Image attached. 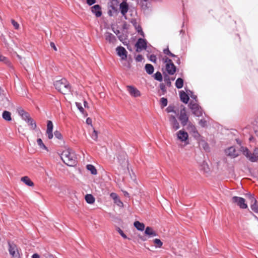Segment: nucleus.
I'll use <instances>...</instances> for the list:
<instances>
[{"label": "nucleus", "mask_w": 258, "mask_h": 258, "mask_svg": "<svg viewBox=\"0 0 258 258\" xmlns=\"http://www.w3.org/2000/svg\"><path fill=\"white\" fill-rule=\"evenodd\" d=\"M61 159L68 166H72L77 163L76 155L70 148L65 149L61 154Z\"/></svg>", "instance_id": "obj_1"}, {"label": "nucleus", "mask_w": 258, "mask_h": 258, "mask_svg": "<svg viewBox=\"0 0 258 258\" xmlns=\"http://www.w3.org/2000/svg\"><path fill=\"white\" fill-rule=\"evenodd\" d=\"M54 85L56 89L63 94H67L71 91L70 85L66 79L55 81Z\"/></svg>", "instance_id": "obj_2"}, {"label": "nucleus", "mask_w": 258, "mask_h": 258, "mask_svg": "<svg viewBox=\"0 0 258 258\" xmlns=\"http://www.w3.org/2000/svg\"><path fill=\"white\" fill-rule=\"evenodd\" d=\"M17 112L22 118L24 120L31 129L34 130L36 127L35 122L31 118L29 114L26 112L23 108L20 107L17 109Z\"/></svg>", "instance_id": "obj_3"}, {"label": "nucleus", "mask_w": 258, "mask_h": 258, "mask_svg": "<svg viewBox=\"0 0 258 258\" xmlns=\"http://www.w3.org/2000/svg\"><path fill=\"white\" fill-rule=\"evenodd\" d=\"M240 151L243 155L251 162H256L258 160V148H255L252 153L249 152L246 147H241Z\"/></svg>", "instance_id": "obj_4"}, {"label": "nucleus", "mask_w": 258, "mask_h": 258, "mask_svg": "<svg viewBox=\"0 0 258 258\" xmlns=\"http://www.w3.org/2000/svg\"><path fill=\"white\" fill-rule=\"evenodd\" d=\"M177 139L180 142L183 143L184 145L189 144L188 135L187 132L181 130L176 133Z\"/></svg>", "instance_id": "obj_5"}, {"label": "nucleus", "mask_w": 258, "mask_h": 258, "mask_svg": "<svg viewBox=\"0 0 258 258\" xmlns=\"http://www.w3.org/2000/svg\"><path fill=\"white\" fill-rule=\"evenodd\" d=\"M163 60L166 63V70L167 73L170 75H173L176 71V67L172 60L166 57L163 58Z\"/></svg>", "instance_id": "obj_6"}, {"label": "nucleus", "mask_w": 258, "mask_h": 258, "mask_svg": "<svg viewBox=\"0 0 258 258\" xmlns=\"http://www.w3.org/2000/svg\"><path fill=\"white\" fill-rule=\"evenodd\" d=\"M231 202L237 205L241 209H246L247 208L245 200L242 198L234 196L231 198Z\"/></svg>", "instance_id": "obj_7"}, {"label": "nucleus", "mask_w": 258, "mask_h": 258, "mask_svg": "<svg viewBox=\"0 0 258 258\" xmlns=\"http://www.w3.org/2000/svg\"><path fill=\"white\" fill-rule=\"evenodd\" d=\"M189 106L194 115L199 117L202 115L203 110L199 104L195 102H190L189 104Z\"/></svg>", "instance_id": "obj_8"}, {"label": "nucleus", "mask_w": 258, "mask_h": 258, "mask_svg": "<svg viewBox=\"0 0 258 258\" xmlns=\"http://www.w3.org/2000/svg\"><path fill=\"white\" fill-rule=\"evenodd\" d=\"M9 251L13 258H20L19 249L15 243L9 242Z\"/></svg>", "instance_id": "obj_9"}, {"label": "nucleus", "mask_w": 258, "mask_h": 258, "mask_svg": "<svg viewBox=\"0 0 258 258\" xmlns=\"http://www.w3.org/2000/svg\"><path fill=\"white\" fill-rule=\"evenodd\" d=\"M179 119L181 121V123L183 126L188 125V116L186 113L185 107H183L181 109Z\"/></svg>", "instance_id": "obj_10"}, {"label": "nucleus", "mask_w": 258, "mask_h": 258, "mask_svg": "<svg viewBox=\"0 0 258 258\" xmlns=\"http://www.w3.org/2000/svg\"><path fill=\"white\" fill-rule=\"evenodd\" d=\"M126 89L130 95L133 97H138L141 96L140 91L135 87L132 85L126 86Z\"/></svg>", "instance_id": "obj_11"}, {"label": "nucleus", "mask_w": 258, "mask_h": 258, "mask_svg": "<svg viewBox=\"0 0 258 258\" xmlns=\"http://www.w3.org/2000/svg\"><path fill=\"white\" fill-rule=\"evenodd\" d=\"M116 51L117 55L120 57L122 60H125L127 59V51L122 46H119L116 48Z\"/></svg>", "instance_id": "obj_12"}, {"label": "nucleus", "mask_w": 258, "mask_h": 258, "mask_svg": "<svg viewBox=\"0 0 258 258\" xmlns=\"http://www.w3.org/2000/svg\"><path fill=\"white\" fill-rule=\"evenodd\" d=\"M187 130L189 133L196 139H198L200 137V135L197 131L196 126L191 122H189L187 127Z\"/></svg>", "instance_id": "obj_13"}, {"label": "nucleus", "mask_w": 258, "mask_h": 258, "mask_svg": "<svg viewBox=\"0 0 258 258\" xmlns=\"http://www.w3.org/2000/svg\"><path fill=\"white\" fill-rule=\"evenodd\" d=\"M227 156L234 158L239 155V152L236 151L235 147L231 146L227 148L225 151Z\"/></svg>", "instance_id": "obj_14"}, {"label": "nucleus", "mask_w": 258, "mask_h": 258, "mask_svg": "<svg viewBox=\"0 0 258 258\" xmlns=\"http://www.w3.org/2000/svg\"><path fill=\"white\" fill-rule=\"evenodd\" d=\"M136 47L137 51H141L143 49H146L147 48V41L143 38H139L136 44Z\"/></svg>", "instance_id": "obj_15"}, {"label": "nucleus", "mask_w": 258, "mask_h": 258, "mask_svg": "<svg viewBox=\"0 0 258 258\" xmlns=\"http://www.w3.org/2000/svg\"><path fill=\"white\" fill-rule=\"evenodd\" d=\"M104 36L105 40L110 44L114 45L116 42V37L110 32H106Z\"/></svg>", "instance_id": "obj_16"}, {"label": "nucleus", "mask_w": 258, "mask_h": 258, "mask_svg": "<svg viewBox=\"0 0 258 258\" xmlns=\"http://www.w3.org/2000/svg\"><path fill=\"white\" fill-rule=\"evenodd\" d=\"M169 120L171 127L175 130H177L180 125L176 117L174 115H170L169 116Z\"/></svg>", "instance_id": "obj_17"}, {"label": "nucleus", "mask_w": 258, "mask_h": 258, "mask_svg": "<svg viewBox=\"0 0 258 258\" xmlns=\"http://www.w3.org/2000/svg\"><path fill=\"white\" fill-rule=\"evenodd\" d=\"M110 196L113 200L114 203L117 206L119 207H122L123 206V203L120 200L116 194L112 192L110 194Z\"/></svg>", "instance_id": "obj_18"}, {"label": "nucleus", "mask_w": 258, "mask_h": 258, "mask_svg": "<svg viewBox=\"0 0 258 258\" xmlns=\"http://www.w3.org/2000/svg\"><path fill=\"white\" fill-rule=\"evenodd\" d=\"M53 123L51 121H48L47 124V131L46 133L48 135V138L49 139H51L53 138Z\"/></svg>", "instance_id": "obj_19"}, {"label": "nucleus", "mask_w": 258, "mask_h": 258, "mask_svg": "<svg viewBox=\"0 0 258 258\" xmlns=\"http://www.w3.org/2000/svg\"><path fill=\"white\" fill-rule=\"evenodd\" d=\"M92 12L95 14L96 17H100L102 15L101 7L99 5H96L91 8Z\"/></svg>", "instance_id": "obj_20"}, {"label": "nucleus", "mask_w": 258, "mask_h": 258, "mask_svg": "<svg viewBox=\"0 0 258 258\" xmlns=\"http://www.w3.org/2000/svg\"><path fill=\"white\" fill-rule=\"evenodd\" d=\"M119 8L122 16H125L128 10V7L126 3L122 2L120 4Z\"/></svg>", "instance_id": "obj_21"}, {"label": "nucleus", "mask_w": 258, "mask_h": 258, "mask_svg": "<svg viewBox=\"0 0 258 258\" xmlns=\"http://www.w3.org/2000/svg\"><path fill=\"white\" fill-rule=\"evenodd\" d=\"M145 234L149 237H153L157 235L156 233L150 227H147L145 229Z\"/></svg>", "instance_id": "obj_22"}, {"label": "nucleus", "mask_w": 258, "mask_h": 258, "mask_svg": "<svg viewBox=\"0 0 258 258\" xmlns=\"http://www.w3.org/2000/svg\"><path fill=\"white\" fill-rule=\"evenodd\" d=\"M180 100L184 103L187 104L189 100L188 95L184 91H180L179 92Z\"/></svg>", "instance_id": "obj_23"}, {"label": "nucleus", "mask_w": 258, "mask_h": 258, "mask_svg": "<svg viewBox=\"0 0 258 258\" xmlns=\"http://www.w3.org/2000/svg\"><path fill=\"white\" fill-rule=\"evenodd\" d=\"M134 225L139 231H143L145 229V226L144 224L138 221H135Z\"/></svg>", "instance_id": "obj_24"}, {"label": "nucleus", "mask_w": 258, "mask_h": 258, "mask_svg": "<svg viewBox=\"0 0 258 258\" xmlns=\"http://www.w3.org/2000/svg\"><path fill=\"white\" fill-rule=\"evenodd\" d=\"M21 181L24 182L28 186H32L34 185L33 182L27 176L23 177L21 178Z\"/></svg>", "instance_id": "obj_25"}, {"label": "nucleus", "mask_w": 258, "mask_h": 258, "mask_svg": "<svg viewBox=\"0 0 258 258\" xmlns=\"http://www.w3.org/2000/svg\"><path fill=\"white\" fill-rule=\"evenodd\" d=\"M85 200L86 202L90 204H92L95 202V198L91 194H87L85 196Z\"/></svg>", "instance_id": "obj_26"}, {"label": "nucleus", "mask_w": 258, "mask_h": 258, "mask_svg": "<svg viewBox=\"0 0 258 258\" xmlns=\"http://www.w3.org/2000/svg\"><path fill=\"white\" fill-rule=\"evenodd\" d=\"M86 168L88 170H89L92 174L96 175L97 174V170L94 166L91 164H88L87 165Z\"/></svg>", "instance_id": "obj_27"}, {"label": "nucleus", "mask_w": 258, "mask_h": 258, "mask_svg": "<svg viewBox=\"0 0 258 258\" xmlns=\"http://www.w3.org/2000/svg\"><path fill=\"white\" fill-rule=\"evenodd\" d=\"M145 70L148 74H152L154 72V67L151 64H146L145 66Z\"/></svg>", "instance_id": "obj_28"}, {"label": "nucleus", "mask_w": 258, "mask_h": 258, "mask_svg": "<svg viewBox=\"0 0 258 258\" xmlns=\"http://www.w3.org/2000/svg\"><path fill=\"white\" fill-rule=\"evenodd\" d=\"M2 116L3 118L7 121H10L12 119L11 114L8 111H4L3 113Z\"/></svg>", "instance_id": "obj_29"}, {"label": "nucleus", "mask_w": 258, "mask_h": 258, "mask_svg": "<svg viewBox=\"0 0 258 258\" xmlns=\"http://www.w3.org/2000/svg\"><path fill=\"white\" fill-rule=\"evenodd\" d=\"M183 80L181 78H178L175 82V86L178 89H180L183 87Z\"/></svg>", "instance_id": "obj_30"}, {"label": "nucleus", "mask_w": 258, "mask_h": 258, "mask_svg": "<svg viewBox=\"0 0 258 258\" xmlns=\"http://www.w3.org/2000/svg\"><path fill=\"white\" fill-rule=\"evenodd\" d=\"M37 144L38 145V146H39L40 148H41L42 149L45 150L46 151H48V148L43 144V143L41 139H38L37 140Z\"/></svg>", "instance_id": "obj_31"}, {"label": "nucleus", "mask_w": 258, "mask_h": 258, "mask_svg": "<svg viewBox=\"0 0 258 258\" xmlns=\"http://www.w3.org/2000/svg\"><path fill=\"white\" fill-rule=\"evenodd\" d=\"M133 24L138 32L140 33L143 37H144V33L142 31L141 27L140 25H137L136 22H135L133 23Z\"/></svg>", "instance_id": "obj_32"}, {"label": "nucleus", "mask_w": 258, "mask_h": 258, "mask_svg": "<svg viewBox=\"0 0 258 258\" xmlns=\"http://www.w3.org/2000/svg\"><path fill=\"white\" fill-rule=\"evenodd\" d=\"M153 242L155 244L156 247L160 248L163 245L162 242L159 239L156 238L154 239Z\"/></svg>", "instance_id": "obj_33"}, {"label": "nucleus", "mask_w": 258, "mask_h": 258, "mask_svg": "<svg viewBox=\"0 0 258 258\" xmlns=\"http://www.w3.org/2000/svg\"><path fill=\"white\" fill-rule=\"evenodd\" d=\"M154 78L155 79L159 81H161L162 80V74L159 72H157L154 74Z\"/></svg>", "instance_id": "obj_34"}, {"label": "nucleus", "mask_w": 258, "mask_h": 258, "mask_svg": "<svg viewBox=\"0 0 258 258\" xmlns=\"http://www.w3.org/2000/svg\"><path fill=\"white\" fill-rule=\"evenodd\" d=\"M251 209L255 213H258V205L256 203L253 202L251 204Z\"/></svg>", "instance_id": "obj_35"}, {"label": "nucleus", "mask_w": 258, "mask_h": 258, "mask_svg": "<svg viewBox=\"0 0 258 258\" xmlns=\"http://www.w3.org/2000/svg\"><path fill=\"white\" fill-rule=\"evenodd\" d=\"M248 199L250 201L251 204L253 202L257 203L256 200L254 197L253 195L249 193L246 195Z\"/></svg>", "instance_id": "obj_36"}, {"label": "nucleus", "mask_w": 258, "mask_h": 258, "mask_svg": "<svg viewBox=\"0 0 258 258\" xmlns=\"http://www.w3.org/2000/svg\"><path fill=\"white\" fill-rule=\"evenodd\" d=\"M91 138L94 140V141H97V138H98V133L94 129L93 130V131L92 132V133L91 134Z\"/></svg>", "instance_id": "obj_37"}, {"label": "nucleus", "mask_w": 258, "mask_h": 258, "mask_svg": "<svg viewBox=\"0 0 258 258\" xmlns=\"http://www.w3.org/2000/svg\"><path fill=\"white\" fill-rule=\"evenodd\" d=\"M167 103H168V101H167V99L166 98L163 97L161 99V103L162 108L167 106Z\"/></svg>", "instance_id": "obj_38"}, {"label": "nucleus", "mask_w": 258, "mask_h": 258, "mask_svg": "<svg viewBox=\"0 0 258 258\" xmlns=\"http://www.w3.org/2000/svg\"><path fill=\"white\" fill-rule=\"evenodd\" d=\"M166 111L168 112V113H170V112H174V113H176V111H175L174 110V106H169L166 109Z\"/></svg>", "instance_id": "obj_39"}, {"label": "nucleus", "mask_w": 258, "mask_h": 258, "mask_svg": "<svg viewBox=\"0 0 258 258\" xmlns=\"http://www.w3.org/2000/svg\"><path fill=\"white\" fill-rule=\"evenodd\" d=\"M163 52L167 55H169L171 57H176L175 55L171 53L168 48L164 49L163 50Z\"/></svg>", "instance_id": "obj_40"}, {"label": "nucleus", "mask_w": 258, "mask_h": 258, "mask_svg": "<svg viewBox=\"0 0 258 258\" xmlns=\"http://www.w3.org/2000/svg\"><path fill=\"white\" fill-rule=\"evenodd\" d=\"M0 61H3L7 64L9 63V61L8 60V59L6 57L2 55L1 54H0Z\"/></svg>", "instance_id": "obj_41"}, {"label": "nucleus", "mask_w": 258, "mask_h": 258, "mask_svg": "<svg viewBox=\"0 0 258 258\" xmlns=\"http://www.w3.org/2000/svg\"><path fill=\"white\" fill-rule=\"evenodd\" d=\"M199 123L202 127H205L207 125V121L205 119H201Z\"/></svg>", "instance_id": "obj_42"}, {"label": "nucleus", "mask_w": 258, "mask_h": 258, "mask_svg": "<svg viewBox=\"0 0 258 258\" xmlns=\"http://www.w3.org/2000/svg\"><path fill=\"white\" fill-rule=\"evenodd\" d=\"M77 108L82 113L84 112V109L83 107L82 106V105L80 103L76 102V103Z\"/></svg>", "instance_id": "obj_43"}, {"label": "nucleus", "mask_w": 258, "mask_h": 258, "mask_svg": "<svg viewBox=\"0 0 258 258\" xmlns=\"http://www.w3.org/2000/svg\"><path fill=\"white\" fill-rule=\"evenodd\" d=\"M45 258H55L54 255L49 252H46L43 254Z\"/></svg>", "instance_id": "obj_44"}, {"label": "nucleus", "mask_w": 258, "mask_h": 258, "mask_svg": "<svg viewBox=\"0 0 258 258\" xmlns=\"http://www.w3.org/2000/svg\"><path fill=\"white\" fill-rule=\"evenodd\" d=\"M11 22H12V25L15 27V28L16 29H18L19 28V24L14 20H12Z\"/></svg>", "instance_id": "obj_45"}, {"label": "nucleus", "mask_w": 258, "mask_h": 258, "mask_svg": "<svg viewBox=\"0 0 258 258\" xmlns=\"http://www.w3.org/2000/svg\"><path fill=\"white\" fill-rule=\"evenodd\" d=\"M54 136L58 139H61L62 138V135L58 131H55L54 132Z\"/></svg>", "instance_id": "obj_46"}, {"label": "nucleus", "mask_w": 258, "mask_h": 258, "mask_svg": "<svg viewBox=\"0 0 258 258\" xmlns=\"http://www.w3.org/2000/svg\"><path fill=\"white\" fill-rule=\"evenodd\" d=\"M149 59L153 62L156 63V56L154 54H151L149 57Z\"/></svg>", "instance_id": "obj_47"}, {"label": "nucleus", "mask_w": 258, "mask_h": 258, "mask_svg": "<svg viewBox=\"0 0 258 258\" xmlns=\"http://www.w3.org/2000/svg\"><path fill=\"white\" fill-rule=\"evenodd\" d=\"M117 231L123 238H126V236L124 234L123 231L121 229L118 228Z\"/></svg>", "instance_id": "obj_48"}, {"label": "nucleus", "mask_w": 258, "mask_h": 258, "mask_svg": "<svg viewBox=\"0 0 258 258\" xmlns=\"http://www.w3.org/2000/svg\"><path fill=\"white\" fill-rule=\"evenodd\" d=\"M96 0H87V4L89 5H92L94 3H95Z\"/></svg>", "instance_id": "obj_49"}, {"label": "nucleus", "mask_w": 258, "mask_h": 258, "mask_svg": "<svg viewBox=\"0 0 258 258\" xmlns=\"http://www.w3.org/2000/svg\"><path fill=\"white\" fill-rule=\"evenodd\" d=\"M86 123L92 125V119L90 117H88L86 119Z\"/></svg>", "instance_id": "obj_50"}, {"label": "nucleus", "mask_w": 258, "mask_h": 258, "mask_svg": "<svg viewBox=\"0 0 258 258\" xmlns=\"http://www.w3.org/2000/svg\"><path fill=\"white\" fill-rule=\"evenodd\" d=\"M143 56L141 55H138L136 57V60L138 61H142Z\"/></svg>", "instance_id": "obj_51"}, {"label": "nucleus", "mask_w": 258, "mask_h": 258, "mask_svg": "<svg viewBox=\"0 0 258 258\" xmlns=\"http://www.w3.org/2000/svg\"><path fill=\"white\" fill-rule=\"evenodd\" d=\"M50 46H51V47L52 48H53L54 49V50L55 51H56V50H57V48H56V46H55V44H54V43H53V42H51V43H50Z\"/></svg>", "instance_id": "obj_52"}, {"label": "nucleus", "mask_w": 258, "mask_h": 258, "mask_svg": "<svg viewBox=\"0 0 258 258\" xmlns=\"http://www.w3.org/2000/svg\"><path fill=\"white\" fill-rule=\"evenodd\" d=\"M191 94H190V97L191 98L195 99L196 100V101H197V96L196 95H195L194 94H193V93L191 92Z\"/></svg>", "instance_id": "obj_53"}, {"label": "nucleus", "mask_w": 258, "mask_h": 258, "mask_svg": "<svg viewBox=\"0 0 258 258\" xmlns=\"http://www.w3.org/2000/svg\"><path fill=\"white\" fill-rule=\"evenodd\" d=\"M32 258H40L39 254L37 253H34L32 255Z\"/></svg>", "instance_id": "obj_54"}, {"label": "nucleus", "mask_w": 258, "mask_h": 258, "mask_svg": "<svg viewBox=\"0 0 258 258\" xmlns=\"http://www.w3.org/2000/svg\"><path fill=\"white\" fill-rule=\"evenodd\" d=\"M87 104H88V103H87V101H84V106H85V107H87Z\"/></svg>", "instance_id": "obj_55"}, {"label": "nucleus", "mask_w": 258, "mask_h": 258, "mask_svg": "<svg viewBox=\"0 0 258 258\" xmlns=\"http://www.w3.org/2000/svg\"><path fill=\"white\" fill-rule=\"evenodd\" d=\"M177 63H180V59L179 58H177V60L176 61Z\"/></svg>", "instance_id": "obj_56"}, {"label": "nucleus", "mask_w": 258, "mask_h": 258, "mask_svg": "<svg viewBox=\"0 0 258 258\" xmlns=\"http://www.w3.org/2000/svg\"><path fill=\"white\" fill-rule=\"evenodd\" d=\"M205 171L206 172H208L209 171V168L207 167V169H205Z\"/></svg>", "instance_id": "obj_57"}, {"label": "nucleus", "mask_w": 258, "mask_h": 258, "mask_svg": "<svg viewBox=\"0 0 258 258\" xmlns=\"http://www.w3.org/2000/svg\"><path fill=\"white\" fill-rule=\"evenodd\" d=\"M2 92H3V90L1 88V87H0V95L2 94Z\"/></svg>", "instance_id": "obj_58"}, {"label": "nucleus", "mask_w": 258, "mask_h": 258, "mask_svg": "<svg viewBox=\"0 0 258 258\" xmlns=\"http://www.w3.org/2000/svg\"><path fill=\"white\" fill-rule=\"evenodd\" d=\"M141 239L144 240V241H145L146 240V238H144V237H143V238H141Z\"/></svg>", "instance_id": "obj_59"}, {"label": "nucleus", "mask_w": 258, "mask_h": 258, "mask_svg": "<svg viewBox=\"0 0 258 258\" xmlns=\"http://www.w3.org/2000/svg\"><path fill=\"white\" fill-rule=\"evenodd\" d=\"M207 146H208L207 144V143H205V147H204V148H206V147H207Z\"/></svg>", "instance_id": "obj_60"}, {"label": "nucleus", "mask_w": 258, "mask_h": 258, "mask_svg": "<svg viewBox=\"0 0 258 258\" xmlns=\"http://www.w3.org/2000/svg\"><path fill=\"white\" fill-rule=\"evenodd\" d=\"M124 195H125V196L128 195V193L126 192L124 194Z\"/></svg>", "instance_id": "obj_61"}, {"label": "nucleus", "mask_w": 258, "mask_h": 258, "mask_svg": "<svg viewBox=\"0 0 258 258\" xmlns=\"http://www.w3.org/2000/svg\"><path fill=\"white\" fill-rule=\"evenodd\" d=\"M114 2H117V0H112Z\"/></svg>", "instance_id": "obj_62"}]
</instances>
